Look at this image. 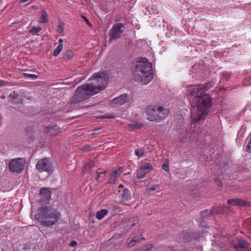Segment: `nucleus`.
Segmentation results:
<instances>
[{"instance_id": "f257e3e1", "label": "nucleus", "mask_w": 251, "mask_h": 251, "mask_svg": "<svg viewBox=\"0 0 251 251\" xmlns=\"http://www.w3.org/2000/svg\"><path fill=\"white\" fill-rule=\"evenodd\" d=\"M151 68V63L146 58L137 61L132 73L133 79L143 85L147 84L153 78Z\"/></svg>"}, {"instance_id": "f03ea898", "label": "nucleus", "mask_w": 251, "mask_h": 251, "mask_svg": "<svg viewBox=\"0 0 251 251\" xmlns=\"http://www.w3.org/2000/svg\"><path fill=\"white\" fill-rule=\"evenodd\" d=\"M60 213L57 210L49 206L41 207L34 215L36 220H38L40 225L49 227L54 225L59 220Z\"/></svg>"}, {"instance_id": "7ed1b4c3", "label": "nucleus", "mask_w": 251, "mask_h": 251, "mask_svg": "<svg viewBox=\"0 0 251 251\" xmlns=\"http://www.w3.org/2000/svg\"><path fill=\"white\" fill-rule=\"evenodd\" d=\"M212 99L209 96H203L196 100V106L194 107L191 112V119L195 122L203 120L209 112L211 106Z\"/></svg>"}, {"instance_id": "20e7f679", "label": "nucleus", "mask_w": 251, "mask_h": 251, "mask_svg": "<svg viewBox=\"0 0 251 251\" xmlns=\"http://www.w3.org/2000/svg\"><path fill=\"white\" fill-rule=\"evenodd\" d=\"M147 119L151 121H160L167 117L168 110L162 106H150L146 110Z\"/></svg>"}, {"instance_id": "39448f33", "label": "nucleus", "mask_w": 251, "mask_h": 251, "mask_svg": "<svg viewBox=\"0 0 251 251\" xmlns=\"http://www.w3.org/2000/svg\"><path fill=\"white\" fill-rule=\"evenodd\" d=\"M108 79V76L107 74L104 72L95 73L89 78V80H95V82L92 84H94L95 86L98 87L100 89V91L105 88Z\"/></svg>"}, {"instance_id": "423d86ee", "label": "nucleus", "mask_w": 251, "mask_h": 251, "mask_svg": "<svg viewBox=\"0 0 251 251\" xmlns=\"http://www.w3.org/2000/svg\"><path fill=\"white\" fill-rule=\"evenodd\" d=\"M77 89H80L79 92L80 93L81 96H83L85 100L100 92L99 88L95 86L94 84L91 83L83 84L78 86Z\"/></svg>"}, {"instance_id": "0eeeda50", "label": "nucleus", "mask_w": 251, "mask_h": 251, "mask_svg": "<svg viewBox=\"0 0 251 251\" xmlns=\"http://www.w3.org/2000/svg\"><path fill=\"white\" fill-rule=\"evenodd\" d=\"M125 29V25L122 23H117L114 25L109 32V43H110L113 40H116L120 38Z\"/></svg>"}, {"instance_id": "6e6552de", "label": "nucleus", "mask_w": 251, "mask_h": 251, "mask_svg": "<svg viewBox=\"0 0 251 251\" xmlns=\"http://www.w3.org/2000/svg\"><path fill=\"white\" fill-rule=\"evenodd\" d=\"M36 168L41 173L47 172L49 173H51L53 171L52 164L48 158H44L39 160L36 164Z\"/></svg>"}, {"instance_id": "1a4fd4ad", "label": "nucleus", "mask_w": 251, "mask_h": 251, "mask_svg": "<svg viewBox=\"0 0 251 251\" xmlns=\"http://www.w3.org/2000/svg\"><path fill=\"white\" fill-rule=\"evenodd\" d=\"M119 192L120 193V196L122 197V202L126 205H128V201L131 197V191L128 188L126 187L122 184H120L118 187Z\"/></svg>"}, {"instance_id": "9d476101", "label": "nucleus", "mask_w": 251, "mask_h": 251, "mask_svg": "<svg viewBox=\"0 0 251 251\" xmlns=\"http://www.w3.org/2000/svg\"><path fill=\"white\" fill-rule=\"evenodd\" d=\"M24 168V164L20 158L13 159L9 164V168L11 172L18 173L22 172Z\"/></svg>"}, {"instance_id": "9b49d317", "label": "nucleus", "mask_w": 251, "mask_h": 251, "mask_svg": "<svg viewBox=\"0 0 251 251\" xmlns=\"http://www.w3.org/2000/svg\"><path fill=\"white\" fill-rule=\"evenodd\" d=\"M128 96L126 94H124L117 97L109 102V105L112 107H117L119 105L125 103L127 100Z\"/></svg>"}, {"instance_id": "f8f14e48", "label": "nucleus", "mask_w": 251, "mask_h": 251, "mask_svg": "<svg viewBox=\"0 0 251 251\" xmlns=\"http://www.w3.org/2000/svg\"><path fill=\"white\" fill-rule=\"evenodd\" d=\"M40 197V201L41 203L47 204L51 197V192L47 188H43L41 189L39 193Z\"/></svg>"}, {"instance_id": "ddd939ff", "label": "nucleus", "mask_w": 251, "mask_h": 251, "mask_svg": "<svg viewBox=\"0 0 251 251\" xmlns=\"http://www.w3.org/2000/svg\"><path fill=\"white\" fill-rule=\"evenodd\" d=\"M123 171V167H120L119 169L112 171L107 180V183L110 184L115 183L116 180L120 176Z\"/></svg>"}, {"instance_id": "4468645a", "label": "nucleus", "mask_w": 251, "mask_h": 251, "mask_svg": "<svg viewBox=\"0 0 251 251\" xmlns=\"http://www.w3.org/2000/svg\"><path fill=\"white\" fill-rule=\"evenodd\" d=\"M205 91L206 88L204 86L199 85L197 87L193 89L192 92V95L193 96L196 97L197 100H199L203 96H206L205 94Z\"/></svg>"}, {"instance_id": "2eb2a0df", "label": "nucleus", "mask_w": 251, "mask_h": 251, "mask_svg": "<svg viewBox=\"0 0 251 251\" xmlns=\"http://www.w3.org/2000/svg\"><path fill=\"white\" fill-rule=\"evenodd\" d=\"M229 210V207L227 206H213L209 211L210 215L216 214H223Z\"/></svg>"}, {"instance_id": "dca6fc26", "label": "nucleus", "mask_w": 251, "mask_h": 251, "mask_svg": "<svg viewBox=\"0 0 251 251\" xmlns=\"http://www.w3.org/2000/svg\"><path fill=\"white\" fill-rule=\"evenodd\" d=\"M80 89H76L75 92V94L72 99L70 101L71 104H76L81 102L82 101L85 100L83 96H81L80 93L79 92Z\"/></svg>"}, {"instance_id": "f3484780", "label": "nucleus", "mask_w": 251, "mask_h": 251, "mask_svg": "<svg viewBox=\"0 0 251 251\" xmlns=\"http://www.w3.org/2000/svg\"><path fill=\"white\" fill-rule=\"evenodd\" d=\"M227 202L233 206H245L247 205V202L241 199H228Z\"/></svg>"}, {"instance_id": "a211bd4d", "label": "nucleus", "mask_w": 251, "mask_h": 251, "mask_svg": "<svg viewBox=\"0 0 251 251\" xmlns=\"http://www.w3.org/2000/svg\"><path fill=\"white\" fill-rule=\"evenodd\" d=\"M139 167L146 173L153 169V167L150 163L145 162H142Z\"/></svg>"}, {"instance_id": "6ab92c4d", "label": "nucleus", "mask_w": 251, "mask_h": 251, "mask_svg": "<svg viewBox=\"0 0 251 251\" xmlns=\"http://www.w3.org/2000/svg\"><path fill=\"white\" fill-rule=\"evenodd\" d=\"M58 130L59 129L57 126L46 127L47 132L49 133L51 136H54L60 132V131H58Z\"/></svg>"}, {"instance_id": "aec40b11", "label": "nucleus", "mask_w": 251, "mask_h": 251, "mask_svg": "<svg viewBox=\"0 0 251 251\" xmlns=\"http://www.w3.org/2000/svg\"><path fill=\"white\" fill-rule=\"evenodd\" d=\"M108 210L105 209H101L100 211H98L96 215V217L99 220H101L104 218V217L108 214Z\"/></svg>"}, {"instance_id": "412c9836", "label": "nucleus", "mask_w": 251, "mask_h": 251, "mask_svg": "<svg viewBox=\"0 0 251 251\" xmlns=\"http://www.w3.org/2000/svg\"><path fill=\"white\" fill-rule=\"evenodd\" d=\"M143 126L142 123H138L135 121H133L131 124L128 125V127L130 129H139Z\"/></svg>"}, {"instance_id": "4be33fe9", "label": "nucleus", "mask_w": 251, "mask_h": 251, "mask_svg": "<svg viewBox=\"0 0 251 251\" xmlns=\"http://www.w3.org/2000/svg\"><path fill=\"white\" fill-rule=\"evenodd\" d=\"M146 153L144 148L142 147L137 148L134 151L135 155L138 156V158L140 157L143 156Z\"/></svg>"}, {"instance_id": "5701e85b", "label": "nucleus", "mask_w": 251, "mask_h": 251, "mask_svg": "<svg viewBox=\"0 0 251 251\" xmlns=\"http://www.w3.org/2000/svg\"><path fill=\"white\" fill-rule=\"evenodd\" d=\"M40 22L42 23L48 22V15L47 12L44 10L42 11L41 15L40 18Z\"/></svg>"}, {"instance_id": "b1692460", "label": "nucleus", "mask_w": 251, "mask_h": 251, "mask_svg": "<svg viewBox=\"0 0 251 251\" xmlns=\"http://www.w3.org/2000/svg\"><path fill=\"white\" fill-rule=\"evenodd\" d=\"M237 241L238 245L236 246L238 247H244V246L249 247V244L242 239H238Z\"/></svg>"}, {"instance_id": "393cba45", "label": "nucleus", "mask_w": 251, "mask_h": 251, "mask_svg": "<svg viewBox=\"0 0 251 251\" xmlns=\"http://www.w3.org/2000/svg\"><path fill=\"white\" fill-rule=\"evenodd\" d=\"M74 56V53L72 50H68L64 54L63 58L65 59H69Z\"/></svg>"}, {"instance_id": "a878e982", "label": "nucleus", "mask_w": 251, "mask_h": 251, "mask_svg": "<svg viewBox=\"0 0 251 251\" xmlns=\"http://www.w3.org/2000/svg\"><path fill=\"white\" fill-rule=\"evenodd\" d=\"M130 222H132V224H129L128 226H129L130 228H132L134 227L136 225L138 224L139 220L138 217H134L130 220Z\"/></svg>"}, {"instance_id": "bb28decb", "label": "nucleus", "mask_w": 251, "mask_h": 251, "mask_svg": "<svg viewBox=\"0 0 251 251\" xmlns=\"http://www.w3.org/2000/svg\"><path fill=\"white\" fill-rule=\"evenodd\" d=\"M63 49V45H58L53 51V55L57 56Z\"/></svg>"}, {"instance_id": "cd10ccee", "label": "nucleus", "mask_w": 251, "mask_h": 251, "mask_svg": "<svg viewBox=\"0 0 251 251\" xmlns=\"http://www.w3.org/2000/svg\"><path fill=\"white\" fill-rule=\"evenodd\" d=\"M147 173L143 171V170L141 169L139 167V170L137 172L136 176L138 178H143Z\"/></svg>"}, {"instance_id": "c85d7f7f", "label": "nucleus", "mask_w": 251, "mask_h": 251, "mask_svg": "<svg viewBox=\"0 0 251 251\" xmlns=\"http://www.w3.org/2000/svg\"><path fill=\"white\" fill-rule=\"evenodd\" d=\"M63 26L64 24L61 21H59L58 23L57 27L56 28V31L58 33H61L63 32Z\"/></svg>"}, {"instance_id": "c756f323", "label": "nucleus", "mask_w": 251, "mask_h": 251, "mask_svg": "<svg viewBox=\"0 0 251 251\" xmlns=\"http://www.w3.org/2000/svg\"><path fill=\"white\" fill-rule=\"evenodd\" d=\"M183 239L186 241L190 242L192 240V237L190 236V233L185 232L183 233Z\"/></svg>"}, {"instance_id": "7c9ffc66", "label": "nucleus", "mask_w": 251, "mask_h": 251, "mask_svg": "<svg viewBox=\"0 0 251 251\" xmlns=\"http://www.w3.org/2000/svg\"><path fill=\"white\" fill-rule=\"evenodd\" d=\"M94 165V162L92 160H91L85 164L84 168L85 170H89L91 169Z\"/></svg>"}, {"instance_id": "2f4dec72", "label": "nucleus", "mask_w": 251, "mask_h": 251, "mask_svg": "<svg viewBox=\"0 0 251 251\" xmlns=\"http://www.w3.org/2000/svg\"><path fill=\"white\" fill-rule=\"evenodd\" d=\"M234 248L235 249L236 251H249V247H238L237 246H234Z\"/></svg>"}, {"instance_id": "473e14b6", "label": "nucleus", "mask_w": 251, "mask_h": 251, "mask_svg": "<svg viewBox=\"0 0 251 251\" xmlns=\"http://www.w3.org/2000/svg\"><path fill=\"white\" fill-rule=\"evenodd\" d=\"M152 245H148L146 246H143L140 248V250L141 251H150L152 249Z\"/></svg>"}, {"instance_id": "72a5a7b5", "label": "nucleus", "mask_w": 251, "mask_h": 251, "mask_svg": "<svg viewBox=\"0 0 251 251\" xmlns=\"http://www.w3.org/2000/svg\"><path fill=\"white\" fill-rule=\"evenodd\" d=\"M209 211H208V210H205L202 211L201 212V213H200L201 216L202 218H205L207 216H210L211 215H210L209 214Z\"/></svg>"}, {"instance_id": "f704fd0d", "label": "nucleus", "mask_w": 251, "mask_h": 251, "mask_svg": "<svg viewBox=\"0 0 251 251\" xmlns=\"http://www.w3.org/2000/svg\"><path fill=\"white\" fill-rule=\"evenodd\" d=\"M24 75L25 77L30 78L33 79H36L38 77L37 75L34 74H31L28 73H24Z\"/></svg>"}, {"instance_id": "c9c22d12", "label": "nucleus", "mask_w": 251, "mask_h": 251, "mask_svg": "<svg viewBox=\"0 0 251 251\" xmlns=\"http://www.w3.org/2000/svg\"><path fill=\"white\" fill-rule=\"evenodd\" d=\"M42 30V28L41 26H37L36 27H32V28L31 29L30 32H33L34 34H37V33L39 32Z\"/></svg>"}, {"instance_id": "e433bc0d", "label": "nucleus", "mask_w": 251, "mask_h": 251, "mask_svg": "<svg viewBox=\"0 0 251 251\" xmlns=\"http://www.w3.org/2000/svg\"><path fill=\"white\" fill-rule=\"evenodd\" d=\"M162 169L166 172H169V168L168 165V161H165V163L162 165Z\"/></svg>"}, {"instance_id": "4c0bfd02", "label": "nucleus", "mask_w": 251, "mask_h": 251, "mask_svg": "<svg viewBox=\"0 0 251 251\" xmlns=\"http://www.w3.org/2000/svg\"><path fill=\"white\" fill-rule=\"evenodd\" d=\"M132 239L134 240V242L138 243L141 240H145V238L144 237H142L141 239H140L138 235H135L132 238Z\"/></svg>"}, {"instance_id": "58836bf2", "label": "nucleus", "mask_w": 251, "mask_h": 251, "mask_svg": "<svg viewBox=\"0 0 251 251\" xmlns=\"http://www.w3.org/2000/svg\"><path fill=\"white\" fill-rule=\"evenodd\" d=\"M215 181L219 187H222L223 183L220 179L216 178Z\"/></svg>"}, {"instance_id": "ea45409f", "label": "nucleus", "mask_w": 251, "mask_h": 251, "mask_svg": "<svg viewBox=\"0 0 251 251\" xmlns=\"http://www.w3.org/2000/svg\"><path fill=\"white\" fill-rule=\"evenodd\" d=\"M158 187V185H154L151 187H149L148 189V190H149V191H155L157 189V188Z\"/></svg>"}, {"instance_id": "a19ab883", "label": "nucleus", "mask_w": 251, "mask_h": 251, "mask_svg": "<svg viewBox=\"0 0 251 251\" xmlns=\"http://www.w3.org/2000/svg\"><path fill=\"white\" fill-rule=\"evenodd\" d=\"M135 243L136 242H134V240L132 239L129 242L127 243V246L129 247H133L135 245Z\"/></svg>"}, {"instance_id": "79ce46f5", "label": "nucleus", "mask_w": 251, "mask_h": 251, "mask_svg": "<svg viewBox=\"0 0 251 251\" xmlns=\"http://www.w3.org/2000/svg\"><path fill=\"white\" fill-rule=\"evenodd\" d=\"M82 18L84 20V21H85L86 23L88 25H91V24L90 23V22L89 21L88 19L85 16L83 15V16H82Z\"/></svg>"}, {"instance_id": "37998d69", "label": "nucleus", "mask_w": 251, "mask_h": 251, "mask_svg": "<svg viewBox=\"0 0 251 251\" xmlns=\"http://www.w3.org/2000/svg\"><path fill=\"white\" fill-rule=\"evenodd\" d=\"M76 245H77V242H76V241H74V240L72 241L70 243V244H69V246H70V247H75V246Z\"/></svg>"}, {"instance_id": "c03bdc74", "label": "nucleus", "mask_w": 251, "mask_h": 251, "mask_svg": "<svg viewBox=\"0 0 251 251\" xmlns=\"http://www.w3.org/2000/svg\"><path fill=\"white\" fill-rule=\"evenodd\" d=\"M106 171H104L101 172H97V174H98V177H97V180H98V178H99V177H100V176L101 175H105L106 174Z\"/></svg>"}, {"instance_id": "a18cd8bd", "label": "nucleus", "mask_w": 251, "mask_h": 251, "mask_svg": "<svg viewBox=\"0 0 251 251\" xmlns=\"http://www.w3.org/2000/svg\"><path fill=\"white\" fill-rule=\"evenodd\" d=\"M144 230L142 229H140L138 230L137 231V233H138V234L140 236H143V234L144 233Z\"/></svg>"}, {"instance_id": "49530a36", "label": "nucleus", "mask_w": 251, "mask_h": 251, "mask_svg": "<svg viewBox=\"0 0 251 251\" xmlns=\"http://www.w3.org/2000/svg\"><path fill=\"white\" fill-rule=\"evenodd\" d=\"M4 84V81L0 80V87H2Z\"/></svg>"}, {"instance_id": "de8ad7c7", "label": "nucleus", "mask_w": 251, "mask_h": 251, "mask_svg": "<svg viewBox=\"0 0 251 251\" xmlns=\"http://www.w3.org/2000/svg\"><path fill=\"white\" fill-rule=\"evenodd\" d=\"M59 45H63L62 44V43H63V40L62 39H59Z\"/></svg>"}, {"instance_id": "09e8293b", "label": "nucleus", "mask_w": 251, "mask_h": 251, "mask_svg": "<svg viewBox=\"0 0 251 251\" xmlns=\"http://www.w3.org/2000/svg\"><path fill=\"white\" fill-rule=\"evenodd\" d=\"M104 118L110 119V118H113L114 117H113V116H105V117H104Z\"/></svg>"}, {"instance_id": "8fccbe9b", "label": "nucleus", "mask_w": 251, "mask_h": 251, "mask_svg": "<svg viewBox=\"0 0 251 251\" xmlns=\"http://www.w3.org/2000/svg\"><path fill=\"white\" fill-rule=\"evenodd\" d=\"M133 251H140V249L139 248V249H136V250H134Z\"/></svg>"}]
</instances>
